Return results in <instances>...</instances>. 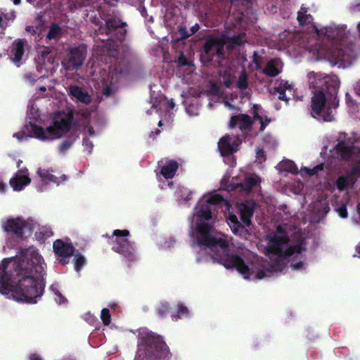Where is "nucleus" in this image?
<instances>
[{
  "instance_id": "obj_15",
  "label": "nucleus",
  "mask_w": 360,
  "mask_h": 360,
  "mask_svg": "<svg viewBox=\"0 0 360 360\" xmlns=\"http://www.w3.org/2000/svg\"><path fill=\"white\" fill-rule=\"evenodd\" d=\"M86 56V49L84 46L74 48L70 50L68 60L64 63L66 69H76L83 63Z\"/></svg>"
},
{
  "instance_id": "obj_33",
  "label": "nucleus",
  "mask_w": 360,
  "mask_h": 360,
  "mask_svg": "<svg viewBox=\"0 0 360 360\" xmlns=\"http://www.w3.org/2000/svg\"><path fill=\"white\" fill-rule=\"evenodd\" d=\"M220 73V82H223L226 87H230L231 85L233 83L235 78L233 70L231 68L225 69L223 70V72L222 70H221Z\"/></svg>"
},
{
  "instance_id": "obj_37",
  "label": "nucleus",
  "mask_w": 360,
  "mask_h": 360,
  "mask_svg": "<svg viewBox=\"0 0 360 360\" xmlns=\"http://www.w3.org/2000/svg\"><path fill=\"white\" fill-rule=\"evenodd\" d=\"M40 60H43V63L40 67V72L44 69L46 72L53 69V60L51 56H49V53H42Z\"/></svg>"
},
{
  "instance_id": "obj_22",
  "label": "nucleus",
  "mask_w": 360,
  "mask_h": 360,
  "mask_svg": "<svg viewBox=\"0 0 360 360\" xmlns=\"http://www.w3.org/2000/svg\"><path fill=\"white\" fill-rule=\"evenodd\" d=\"M252 124L250 117L244 114L232 117L230 121L231 127H238L241 130L248 129Z\"/></svg>"
},
{
  "instance_id": "obj_5",
  "label": "nucleus",
  "mask_w": 360,
  "mask_h": 360,
  "mask_svg": "<svg viewBox=\"0 0 360 360\" xmlns=\"http://www.w3.org/2000/svg\"><path fill=\"white\" fill-rule=\"evenodd\" d=\"M323 85L327 91L316 90L311 98V115L318 120L330 122L334 109L338 105V91L340 81L335 75H325Z\"/></svg>"
},
{
  "instance_id": "obj_44",
  "label": "nucleus",
  "mask_w": 360,
  "mask_h": 360,
  "mask_svg": "<svg viewBox=\"0 0 360 360\" xmlns=\"http://www.w3.org/2000/svg\"><path fill=\"white\" fill-rule=\"evenodd\" d=\"M86 259L82 255H75L74 259V264L75 269L76 271L79 272L82 267L85 264Z\"/></svg>"
},
{
  "instance_id": "obj_38",
  "label": "nucleus",
  "mask_w": 360,
  "mask_h": 360,
  "mask_svg": "<svg viewBox=\"0 0 360 360\" xmlns=\"http://www.w3.org/2000/svg\"><path fill=\"white\" fill-rule=\"evenodd\" d=\"M297 20L300 25L309 24L311 22L312 18L307 14V10L302 8L297 13Z\"/></svg>"
},
{
  "instance_id": "obj_63",
  "label": "nucleus",
  "mask_w": 360,
  "mask_h": 360,
  "mask_svg": "<svg viewBox=\"0 0 360 360\" xmlns=\"http://www.w3.org/2000/svg\"><path fill=\"white\" fill-rule=\"evenodd\" d=\"M105 1L109 4H111V5H113L115 4L116 2L118 1V0H105Z\"/></svg>"
},
{
  "instance_id": "obj_26",
  "label": "nucleus",
  "mask_w": 360,
  "mask_h": 360,
  "mask_svg": "<svg viewBox=\"0 0 360 360\" xmlns=\"http://www.w3.org/2000/svg\"><path fill=\"white\" fill-rule=\"evenodd\" d=\"M24 45L23 42L21 41H18L13 42L11 49V56L12 61L19 66L18 63L20 61L22 56L24 53L23 49Z\"/></svg>"
},
{
  "instance_id": "obj_58",
  "label": "nucleus",
  "mask_w": 360,
  "mask_h": 360,
  "mask_svg": "<svg viewBox=\"0 0 360 360\" xmlns=\"http://www.w3.org/2000/svg\"><path fill=\"white\" fill-rule=\"evenodd\" d=\"M30 360H42L41 356L36 354H32L30 356Z\"/></svg>"
},
{
  "instance_id": "obj_40",
  "label": "nucleus",
  "mask_w": 360,
  "mask_h": 360,
  "mask_svg": "<svg viewBox=\"0 0 360 360\" xmlns=\"http://www.w3.org/2000/svg\"><path fill=\"white\" fill-rule=\"evenodd\" d=\"M323 169V165H316V167H313L312 169H308L307 167L302 168L300 171V173L302 176H313L316 174H318L319 171H321Z\"/></svg>"
},
{
  "instance_id": "obj_62",
  "label": "nucleus",
  "mask_w": 360,
  "mask_h": 360,
  "mask_svg": "<svg viewBox=\"0 0 360 360\" xmlns=\"http://www.w3.org/2000/svg\"><path fill=\"white\" fill-rule=\"evenodd\" d=\"M304 186L302 184H299L297 189L295 191L296 193H299L302 191Z\"/></svg>"
},
{
  "instance_id": "obj_30",
  "label": "nucleus",
  "mask_w": 360,
  "mask_h": 360,
  "mask_svg": "<svg viewBox=\"0 0 360 360\" xmlns=\"http://www.w3.org/2000/svg\"><path fill=\"white\" fill-rule=\"evenodd\" d=\"M212 93L214 96H217L219 98L222 99V102L224 105L229 108H232L233 107V104H232L229 101L233 102L234 96L231 94L230 98L228 97V93H224L221 91V89L216 85H213L212 88Z\"/></svg>"
},
{
  "instance_id": "obj_4",
  "label": "nucleus",
  "mask_w": 360,
  "mask_h": 360,
  "mask_svg": "<svg viewBox=\"0 0 360 360\" xmlns=\"http://www.w3.org/2000/svg\"><path fill=\"white\" fill-rule=\"evenodd\" d=\"M328 150L329 153H327L328 147H326L325 153L331 159L352 158L349 167L335 181L337 189L349 196L353 193L360 178V150L357 148V146L351 147L346 142L342 141Z\"/></svg>"
},
{
  "instance_id": "obj_55",
  "label": "nucleus",
  "mask_w": 360,
  "mask_h": 360,
  "mask_svg": "<svg viewBox=\"0 0 360 360\" xmlns=\"http://www.w3.org/2000/svg\"><path fill=\"white\" fill-rule=\"evenodd\" d=\"M268 140H265V142L266 143V146L269 147H273L276 144V141L274 137L271 136H269L267 137Z\"/></svg>"
},
{
  "instance_id": "obj_28",
  "label": "nucleus",
  "mask_w": 360,
  "mask_h": 360,
  "mask_svg": "<svg viewBox=\"0 0 360 360\" xmlns=\"http://www.w3.org/2000/svg\"><path fill=\"white\" fill-rule=\"evenodd\" d=\"M253 113L254 124H255L256 121H259L260 124V130H264L265 127L271 122V120L266 117L262 108L257 105H254Z\"/></svg>"
},
{
  "instance_id": "obj_51",
  "label": "nucleus",
  "mask_w": 360,
  "mask_h": 360,
  "mask_svg": "<svg viewBox=\"0 0 360 360\" xmlns=\"http://www.w3.org/2000/svg\"><path fill=\"white\" fill-rule=\"evenodd\" d=\"M83 146L89 153H91L94 146L91 141L87 139H84L83 140Z\"/></svg>"
},
{
  "instance_id": "obj_1",
  "label": "nucleus",
  "mask_w": 360,
  "mask_h": 360,
  "mask_svg": "<svg viewBox=\"0 0 360 360\" xmlns=\"http://www.w3.org/2000/svg\"><path fill=\"white\" fill-rule=\"evenodd\" d=\"M221 207L233 233L243 229L238 217L230 212L231 205L215 191L202 196L195 207L191 220L190 236L194 245L199 248L198 262L219 263L226 269H235L245 280L257 281L281 272L287 263L292 269L302 271L307 267L303 252L306 245L299 231L291 233L286 224L279 226L276 233L267 238L266 255L269 262L255 255L242 258L230 253L229 237L217 232L211 226L215 207Z\"/></svg>"
},
{
  "instance_id": "obj_42",
  "label": "nucleus",
  "mask_w": 360,
  "mask_h": 360,
  "mask_svg": "<svg viewBox=\"0 0 360 360\" xmlns=\"http://www.w3.org/2000/svg\"><path fill=\"white\" fill-rule=\"evenodd\" d=\"M189 315V311L186 307H185L183 304L179 303L177 305V314H172L173 319L176 318H185Z\"/></svg>"
},
{
  "instance_id": "obj_8",
  "label": "nucleus",
  "mask_w": 360,
  "mask_h": 360,
  "mask_svg": "<svg viewBox=\"0 0 360 360\" xmlns=\"http://www.w3.org/2000/svg\"><path fill=\"white\" fill-rule=\"evenodd\" d=\"M1 225L4 231L11 233L20 239L30 235L34 228L32 219L20 217L6 218L1 221Z\"/></svg>"
},
{
  "instance_id": "obj_64",
  "label": "nucleus",
  "mask_w": 360,
  "mask_h": 360,
  "mask_svg": "<svg viewBox=\"0 0 360 360\" xmlns=\"http://www.w3.org/2000/svg\"><path fill=\"white\" fill-rule=\"evenodd\" d=\"M47 229V231L46 233V237H50L51 236H52V232L49 229Z\"/></svg>"
},
{
  "instance_id": "obj_24",
  "label": "nucleus",
  "mask_w": 360,
  "mask_h": 360,
  "mask_svg": "<svg viewBox=\"0 0 360 360\" xmlns=\"http://www.w3.org/2000/svg\"><path fill=\"white\" fill-rule=\"evenodd\" d=\"M69 94L74 98L82 103H89L91 101V96L82 88L77 86H70L69 87Z\"/></svg>"
},
{
  "instance_id": "obj_23",
  "label": "nucleus",
  "mask_w": 360,
  "mask_h": 360,
  "mask_svg": "<svg viewBox=\"0 0 360 360\" xmlns=\"http://www.w3.org/2000/svg\"><path fill=\"white\" fill-rule=\"evenodd\" d=\"M282 68L283 63L279 59H272L267 63L263 72L269 76L275 77L281 72Z\"/></svg>"
},
{
  "instance_id": "obj_29",
  "label": "nucleus",
  "mask_w": 360,
  "mask_h": 360,
  "mask_svg": "<svg viewBox=\"0 0 360 360\" xmlns=\"http://www.w3.org/2000/svg\"><path fill=\"white\" fill-rule=\"evenodd\" d=\"M178 164L176 161L168 160L162 165L161 174L165 179H172L174 176Z\"/></svg>"
},
{
  "instance_id": "obj_35",
  "label": "nucleus",
  "mask_w": 360,
  "mask_h": 360,
  "mask_svg": "<svg viewBox=\"0 0 360 360\" xmlns=\"http://www.w3.org/2000/svg\"><path fill=\"white\" fill-rule=\"evenodd\" d=\"M21 240L22 239L15 235L8 236L6 239L5 245L3 246L4 252L6 254L8 253L9 250L15 248L19 243V240Z\"/></svg>"
},
{
  "instance_id": "obj_19",
  "label": "nucleus",
  "mask_w": 360,
  "mask_h": 360,
  "mask_svg": "<svg viewBox=\"0 0 360 360\" xmlns=\"http://www.w3.org/2000/svg\"><path fill=\"white\" fill-rule=\"evenodd\" d=\"M37 173L40 178V183L39 184L38 188L41 191L44 190L43 187L45 184H48L52 182L58 185L61 181L65 180V178L62 180H60L58 178L51 174L48 170L41 168H39Z\"/></svg>"
},
{
  "instance_id": "obj_45",
  "label": "nucleus",
  "mask_w": 360,
  "mask_h": 360,
  "mask_svg": "<svg viewBox=\"0 0 360 360\" xmlns=\"http://www.w3.org/2000/svg\"><path fill=\"white\" fill-rule=\"evenodd\" d=\"M101 319L105 325H108L110 323L111 316L108 309L105 308L102 309Z\"/></svg>"
},
{
  "instance_id": "obj_10",
  "label": "nucleus",
  "mask_w": 360,
  "mask_h": 360,
  "mask_svg": "<svg viewBox=\"0 0 360 360\" xmlns=\"http://www.w3.org/2000/svg\"><path fill=\"white\" fill-rule=\"evenodd\" d=\"M229 177L227 175L224 176L221 179V187L228 191H232L239 188L240 191L245 193H250L256 191L261 182L260 178L256 174H245L243 176L233 178V182L228 184Z\"/></svg>"
},
{
  "instance_id": "obj_56",
  "label": "nucleus",
  "mask_w": 360,
  "mask_h": 360,
  "mask_svg": "<svg viewBox=\"0 0 360 360\" xmlns=\"http://www.w3.org/2000/svg\"><path fill=\"white\" fill-rule=\"evenodd\" d=\"M175 241L173 239L169 240V241H165L162 245L164 249L170 248L174 244Z\"/></svg>"
},
{
  "instance_id": "obj_11",
  "label": "nucleus",
  "mask_w": 360,
  "mask_h": 360,
  "mask_svg": "<svg viewBox=\"0 0 360 360\" xmlns=\"http://www.w3.org/2000/svg\"><path fill=\"white\" fill-rule=\"evenodd\" d=\"M240 141L233 135H225L218 142V148L221 155L224 158V162L229 164L231 162L232 166L236 165L233 156L230 155L238 150Z\"/></svg>"
},
{
  "instance_id": "obj_17",
  "label": "nucleus",
  "mask_w": 360,
  "mask_h": 360,
  "mask_svg": "<svg viewBox=\"0 0 360 360\" xmlns=\"http://www.w3.org/2000/svg\"><path fill=\"white\" fill-rule=\"evenodd\" d=\"M276 91L278 94L280 100L288 101L295 96L296 91L292 83L288 81H281L275 87Z\"/></svg>"
},
{
  "instance_id": "obj_39",
  "label": "nucleus",
  "mask_w": 360,
  "mask_h": 360,
  "mask_svg": "<svg viewBox=\"0 0 360 360\" xmlns=\"http://www.w3.org/2000/svg\"><path fill=\"white\" fill-rule=\"evenodd\" d=\"M191 192L184 187H180L175 191V195L178 200L187 201L190 198Z\"/></svg>"
},
{
  "instance_id": "obj_6",
  "label": "nucleus",
  "mask_w": 360,
  "mask_h": 360,
  "mask_svg": "<svg viewBox=\"0 0 360 360\" xmlns=\"http://www.w3.org/2000/svg\"><path fill=\"white\" fill-rule=\"evenodd\" d=\"M170 357L169 349L160 336L146 328L139 331L134 360H169Z\"/></svg>"
},
{
  "instance_id": "obj_34",
  "label": "nucleus",
  "mask_w": 360,
  "mask_h": 360,
  "mask_svg": "<svg viewBox=\"0 0 360 360\" xmlns=\"http://www.w3.org/2000/svg\"><path fill=\"white\" fill-rule=\"evenodd\" d=\"M277 168L279 172L286 171L291 173L297 172V168L296 167L295 163L292 161L288 160L281 162L278 165Z\"/></svg>"
},
{
  "instance_id": "obj_49",
  "label": "nucleus",
  "mask_w": 360,
  "mask_h": 360,
  "mask_svg": "<svg viewBox=\"0 0 360 360\" xmlns=\"http://www.w3.org/2000/svg\"><path fill=\"white\" fill-rule=\"evenodd\" d=\"M171 117L169 111H167L163 116H161V119L158 122V126L161 127L164 122L168 123Z\"/></svg>"
},
{
  "instance_id": "obj_46",
  "label": "nucleus",
  "mask_w": 360,
  "mask_h": 360,
  "mask_svg": "<svg viewBox=\"0 0 360 360\" xmlns=\"http://www.w3.org/2000/svg\"><path fill=\"white\" fill-rule=\"evenodd\" d=\"M336 212L341 218H347L348 216L347 210L346 208V204H342L338 206L336 209Z\"/></svg>"
},
{
  "instance_id": "obj_13",
  "label": "nucleus",
  "mask_w": 360,
  "mask_h": 360,
  "mask_svg": "<svg viewBox=\"0 0 360 360\" xmlns=\"http://www.w3.org/2000/svg\"><path fill=\"white\" fill-rule=\"evenodd\" d=\"M310 214L304 217V221H309L311 223H315L320 220L328 211V202L325 197L315 201L310 207Z\"/></svg>"
},
{
  "instance_id": "obj_31",
  "label": "nucleus",
  "mask_w": 360,
  "mask_h": 360,
  "mask_svg": "<svg viewBox=\"0 0 360 360\" xmlns=\"http://www.w3.org/2000/svg\"><path fill=\"white\" fill-rule=\"evenodd\" d=\"M307 79L310 87H317L323 85L324 74L311 71L307 73Z\"/></svg>"
},
{
  "instance_id": "obj_60",
  "label": "nucleus",
  "mask_w": 360,
  "mask_h": 360,
  "mask_svg": "<svg viewBox=\"0 0 360 360\" xmlns=\"http://www.w3.org/2000/svg\"><path fill=\"white\" fill-rule=\"evenodd\" d=\"M199 29V26L198 25H195L194 26H193L191 29V34H194L195 32H197Z\"/></svg>"
},
{
  "instance_id": "obj_48",
  "label": "nucleus",
  "mask_w": 360,
  "mask_h": 360,
  "mask_svg": "<svg viewBox=\"0 0 360 360\" xmlns=\"http://www.w3.org/2000/svg\"><path fill=\"white\" fill-rule=\"evenodd\" d=\"M266 156L264 155V153L262 150L257 149L256 151V160L262 163V162L265 161Z\"/></svg>"
},
{
  "instance_id": "obj_53",
  "label": "nucleus",
  "mask_w": 360,
  "mask_h": 360,
  "mask_svg": "<svg viewBox=\"0 0 360 360\" xmlns=\"http://www.w3.org/2000/svg\"><path fill=\"white\" fill-rule=\"evenodd\" d=\"M72 145V141H63L61 144H60V150L61 151H65L66 150H68L69 148H70V146Z\"/></svg>"
},
{
  "instance_id": "obj_14",
  "label": "nucleus",
  "mask_w": 360,
  "mask_h": 360,
  "mask_svg": "<svg viewBox=\"0 0 360 360\" xmlns=\"http://www.w3.org/2000/svg\"><path fill=\"white\" fill-rule=\"evenodd\" d=\"M53 248L60 262L65 264L68 262L73 252L74 248L68 240H56L53 245Z\"/></svg>"
},
{
  "instance_id": "obj_57",
  "label": "nucleus",
  "mask_w": 360,
  "mask_h": 360,
  "mask_svg": "<svg viewBox=\"0 0 360 360\" xmlns=\"http://www.w3.org/2000/svg\"><path fill=\"white\" fill-rule=\"evenodd\" d=\"M253 62H254L255 68H259V66H260V62H259V57L257 56V55L256 53H254Z\"/></svg>"
},
{
  "instance_id": "obj_54",
  "label": "nucleus",
  "mask_w": 360,
  "mask_h": 360,
  "mask_svg": "<svg viewBox=\"0 0 360 360\" xmlns=\"http://www.w3.org/2000/svg\"><path fill=\"white\" fill-rule=\"evenodd\" d=\"M179 32L181 38H186L191 35V32H188L184 27H180Z\"/></svg>"
},
{
  "instance_id": "obj_47",
  "label": "nucleus",
  "mask_w": 360,
  "mask_h": 360,
  "mask_svg": "<svg viewBox=\"0 0 360 360\" xmlns=\"http://www.w3.org/2000/svg\"><path fill=\"white\" fill-rule=\"evenodd\" d=\"M7 26L8 22H6V15L0 11V33L3 32Z\"/></svg>"
},
{
  "instance_id": "obj_36",
  "label": "nucleus",
  "mask_w": 360,
  "mask_h": 360,
  "mask_svg": "<svg viewBox=\"0 0 360 360\" xmlns=\"http://www.w3.org/2000/svg\"><path fill=\"white\" fill-rule=\"evenodd\" d=\"M346 103L349 112L354 114L356 118L360 119V105H358L349 94H346Z\"/></svg>"
},
{
  "instance_id": "obj_3",
  "label": "nucleus",
  "mask_w": 360,
  "mask_h": 360,
  "mask_svg": "<svg viewBox=\"0 0 360 360\" xmlns=\"http://www.w3.org/2000/svg\"><path fill=\"white\" fill-rule=\"evenodd\" d=\"M72 118V114L70 111L55 112L52 115V124L44 129L39 125L40 115L38 108L30 103L27 115L28 124L14 134L13 137L20 142L27 141L29 138L44 141L58 139L70 131Z\"/></svg>"
},
{
  "instance_id": "obj_18",
  "label": "nucleus",
  "mask_w": 360,
  "mask_h": 360,
  "mask_svg": "<svg viewBox=\"0 0 360 360\" xmlns=\"http://www.w3.org/2000/svg\"><path fill=\"white\" fill-rule=\"evenodd\" d=\"M184 103L188 115L196 116L199 114V94H189V96L184 97Z\"/></svg>"
},
{
  "instance_id": "obj_50",
  "label": "nucleus",
  "mask_w": 360,
  "mask_h": 360,
  "mask_svg": "<svg viewBox=\"0 0 360 360\" xmlns=\"http://www.w3.org/2000/svg\"><path fill=\"white\" fill-rule=\"evenodd\" d=\"M120 22L117 20H108L107 22H106V25H107V27L108 29L110 30V29H112V28H115V27H118L120 26Z\"/></svg>"
},
{
  "instance_id": "obj_16",
  "label": "nucleus",
  "mask_w": 360,
  "mask_h": 360,
  "mask_svg": "<svg viewBox=\"0 0 360 360\" xmlns=\"http://www.w3.org/2000/svg\"><path fill=\"white\" fill-rule=\"evenodd\" d=\"M101 83L103 94L110 96L115 89V84L117 82L118 75L114 71L107 72L104 70L101 74Z\"/></svg>"
},
{
  "instance_id": "obj_52",
  "label": "nucleus",
  "mask_w": 360,
  "mask_h": 360,
  "mask_svg": "<svg viewBox=\"0 0 360 360\" xmlns=\"http://www.w3.org/2000/svg\"><path fill=\"white\" fill-rule=\"evenodd\" d=\"M8 191V186L6 182L0 179V195H4Z\"/></svg>"
},
{
  "instance_id": "obj_27",
  "label": "nucleus",
  "mask_w": 360,
  "mask_h": 360,
  "mask_svg": "<svg viewBox=\"0 0 360 360\" xmlns=\"http://www.w3.org/2000/svg\"><path fill=\"white\" fill-rule=\"evenodd\" d=\"M82 117L81 124L87 129L90 136H94L95 132L94 128L97 127V121L94 118H92L87 111H82Z\"/></svg>"
},
{
  "instance_id": "obj_7",
  "label": "nucleus",
  "mask_w": 360,
  "mask_h": 360,
  "mask_svg": "<svg viewBox=\"0 0 360 360\" xmlns=\"http://www.w3.org/2000/svg\"><path fill=\"white\" fill-rule=\"evenodd\" d=\"M246 41L245 35L239 34L237 37H212L209 38L204 46L206 54L209 56L212 55H222V51L224 45H226L227 49H233L236 45H240Z\"/></svg>"
},
{
  "instance_id": "obj_21",
  "label": "nucleus",
  "mask_w": 360,
  "mask_h": 360,
  "mask_svg": "<svg viewBox=\"0 0 360 360\" xmlns=\"http://www.w3.org/2000/svg\"><path fill=\"white\" fill-rule=\"evenodd\" d=\"M292 36V33L285 31L278 36L274 37L270 46L278 50L285 49L289 44Z\"/></svg>"
},
{
  "instance_id": "obj_20",
  "label": "nucleus",
  "mask_w": 360,
  "mask_h": 360,
  "mask_svg": "<svg viewBox=\"0 0 360 360\" xmlns=\"http://www.w3.org/2000/svg\"><path fill=\"white\" fill-rule=\"evenodd\" d=\"M238 207L242 221L246 226H249L250 224V218L253 213L255 202L252 201H247L238 204Z\"/></svg>"
},
{
  "instance_id": "obj_9",
  "label": "nucleus",
  "mask_w": 360,
  "mask_h": 360,
  "mask_svg": "<svg viewBox=\"0 0 360 360\" xmlns=\"http://www.w3.org/2000/svg\"><path fill=\"white\" fill-rule=\"evenodd\" d=\"M129 236L127 230H115L110 240L113 250L123 255L127 261H134L137 259V254L128 239Z\"/></svg>"
},
{
  "instance_id": "obj_41",
  "label": "nucleus",
  "mask_w": 360,
  "mask_h": 360,
  "mask_svg": "<svg viewBox=\"0 0 360 360\" xmlns=\"http://www.w3.org/2000/svg\"><path fill=\"white\" fill-rule=\"evenodd\" d=\"M237 86L242 91H243L248 89V75L245 72H243L240 75L238 80L237 82Z\"/></svg>"
},
{
  "instance_id": "obj_12",
  "label": "nucleus",
  "mask_w": 360,
  "mask_h": 360,
  "mask_svg": "<svg viewBox=\"0 0 360 360\" xmlns=\"http://www.w3.org/2000/svg\"><path fill=\"white\" fill-rule=\"evenodd\" d=\"M32 181L27 167L19 169L9 179V185L13 191L20 192L28 186Z\"/></svg>"
},
{
  "instance_id": "obj_59",
  "label": "nucleus",
  "mask_w": 360,
  "mask_h": 360,
  "mask_svg": "<svg viewBox=\"0 0 360 360\" xmlns=\"http://www.w3.org/2000/svg\"><path fill=\"white\" fill-rule=\"evenodd\" d=\"M354 91L356 94L360 96V80L356 84Z\"/></svg>"
},
{
  "instance_id": "obj_43",
  "label": "nucleus",
  "mask_w": 360,
  "mask_h": 360,
  "mask_svg": "<svg viewBox=\"0 0 360 360\" xmlns=\"http://www.w3.org/2000/svg\"><path fill=\"white\" fill-rule=\"evenodd\" d=\"M61 28L58 25L54 24L50 27L47 38L49 39H57L61 35Z\"/></svg>"
},
{
  "instance_id": "obj_61",
  "label": "nucleus",
  "mask_w": 360,
  "mask_h": 360,
  "mask_svg": "<svg viewBox=\"0 0 360 360\" xmlns=\"http://www.w3.org/2000/svg\"><path fill=\"white\" fill-rule=\"evenodd\" d=\"M162 307H164V309H160V313L161 314H163L165 312H166L168 309V307H169V304L167 303H165V305H162Z\"/></svg>"
},
{
  "instance_id": "obj_32",
  "label": "nucleus",
  "mask_w": 360,
  "mask_h": 360,
  "mask_svg": "<svg viewBox=\"0 0 360 360\" xmlns=\"http://www.w3.org/2000/svg\"><path fill=\"white\" fill-rule=\"evenodd\" d=\"M50 291L53 296V300L57 304L62 305L67 303L68 300L63 295L61 287L58 283L52 284L50 287Z\"/></svg>"
},
{
  "instance_id": "obj_25",
  "label": "nucleus",
  "mask_w": 360,
  "mask_h": 360,
  "mask_svg": "<svg viewBox=\"0 0 360 360\" xmlns=\"http://www.w3.org/2000/svg\"><path fill=\"white\" fill-rule=\"evenodd\" d=\"M175 103L172 99L169 100L161 97L158 103L153 104L152 110L150 113L152 114L154 111L157 113L161 114L163 111L167 110V108H169L170 110L173 109Z\"/></svg>"
},
{
  "instance_id": "obj_2",
  "label": "nucleus",
  "mask_w": 360,
  "mask_h": 360,
  "mask_svg": "<svg viewBox=\"0 0 360 360\" xmlns=\"http://www.w3.org/2000/svg\"><path fill=\"white\" fill-rule=\"evenodd\" d=\"M46 264L34 246L20 248L0 262V293L18 303H36L44 293Z\"/></svg>"
}]
</instances>
